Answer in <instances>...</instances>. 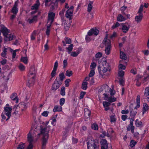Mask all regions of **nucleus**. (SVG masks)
<instances>
[{
    "mask_svg": "<svg viewBox=\"0 0 149 149\" xmlns=\"http://www.w3.org/2000/svg\"><path fill=\"white\" fill-rule=\"evenodd\" d=\"M40 133L38 134V135L39 136L41 134L43 135L42 149H45L49 137V130L46 127L43 128L42 126L40 127Z\"/></svg>",
    "mask_w": 149,
    "mask_h": 149,
    "instance_id": "nucleus-1",
    "label": "nucleus"
},
{
    "mask_svg": "<svg viewBox=\"0 0 149 149\" xmlns=\"http://www.w3.org/2000/svg\"><path fill=\"white\" fill-rule=\"evenodd\" d=\"M1 29L0 31L4 36V40L6 42L11 41L14 38L15 36L11 34H8L10 31L6 28L4 25H1Z\"/></svg>",
    "mask_w": 149,
    "mask_h": 149,
    "instance_id": "nucleus-2",
    "label": "nucleus"
},
{
    "mask_svg": "<svg viewBox=\"0 0 149 149\" xmlns=\"http://www.w3.org/2000/svg\"><path fill=\"white\" fill-rule=\"evenodd\" d=\"M87 145L88 149H98V145L91 137L87 138Z\"/></svg>",
    "mask_w": 149,
    "mask_h": 149,
    "instance_id": "nucleus-3",
    "label": "nucleus"
},
{
    "mask_svg": "<svg viewBox=\"0 0 149 149\" xmlns=\"http://www.w3.org/2000/svg\"><path fill=\"white\" fill-rule=\"evenodd\" d=\"M102 66H98V69L99 74L102 77L103 76L104 73L106 72L109 69V64L107 63V60L103 61Z\"/></svg>",
    "mask_w": 149,
    "mask_h": 149,
    "instance_id": "nucleus-4",
    "label": "nucleus"
},
{
    "mask_svg": "<svg viewBox=\"0 0 149 149\" xmlns=\"http://www.w3.org/2000/svg\"><path fill=\"white\" fill-rule=\"evenodd\" d=\"M130 26L127 22L120 24V29L122 32L125 33H127L129 31Z\"/></svg>",
    "mask_w": 149,
    "mask_h": 149,
    "instance_id": "nucleus-5",
    "label": "nucleus"
},
{
    "mask_svg": "<svg viewBox=\"0 0 149 149\" xmlns=\"http://www.w3.org/2000/svg\"><path fill=\"white\" fill-rule=\"evenodd\" d=\"M74 7L73 6H71L67 10L65 15V16L67 18L69 19V20L72 19L71 17L72 16L73 12Z\"/></svg>",
    "mask_w": 149,
    "mask_h": 149,
    "instance_id": "nucleus-6",
    "label": "nucleus"
},
{
    "mask_svg": "<svg viewBox=\"0 0 149 149\" xmlns=\"http://www.w3.org/2000/svg\"><path fill=\"white\" fill-rule=\"evenodd\" d=\"M99 33V31L96 28H93L88 32V35L89 36H91L94 34L95 36H97Z\"/></svg>",
    "mask_w": 149,
    "mask_h": 149,
    "instance_id": "nucleus-7",
    "label": "nucleus"
},
{
    "mask_svg": "<svg viewBox=\"0 0 149 149\" xmlns=\"http://www.w3.org/2000/svg\"><path fill=\"white\" fill-rule=\"evenodd\" d=\"M58 61H56L54 63L53 70L52 71L51 75L52 78L56 74V71L58 67Z\"/></svg>",
    "mask_w": 149,
    "mask_h": 149,
    "instance_id": "nucleus-8",
    "label": "nucleus"
},
{
    "mask_svg": "<svg viewBox=\"0 0 149 149\" xmlns=\"http://www.w3.org/2000/svg\"><path fill=\"white\" fill-rule=\"evenodd\" d=\"M35 76H33L29 80L27 83V85L29 87H30L33 86L35 82Z\"/></svg>",
    "mask_w": 149,
    "mask_h": 149,
    "instance_id": "nucleus-9",
    "label": "nucleus"
},
{
    "mask_svg": "<svg viewBox=\"0 0 149 149\" xmlns=\"http://www.w3.org/2000/svg\"><path fill=\"white\" fill-rule=\"evenodd\" d=\"M108 35L107 34L106 35L105 37L104 38L103 41V43L106 46H111V42L110 40L108 39Z\"/></svg>",
    "mask_w": 149,
    "mask_h": 149,
    "instance_id": "nucleus-10",
    "label": "nucleus"
},
{
    "mask_svg": "<svg viewBox=\"0 0 149 149\" xmlns=\"http://www.w3.org/2000/svg\"><path fill=\"white\" fill-rule=\"evenodd\" d=\"M55 13L53 12H51L48 14V18L47 22L50 21L51 24H52L53 22L55 16Z\"/></svg>",
    "mask_w": 149,
    "mask_h": 149,
    "instance_id": "nucleus-11",
    "label": "nucleus"
},
{
    "mask_svg": "<svg viewBox=\"0 0 149 149\" xmlns=\"http://www.w3.org/2000/svg\"><path fill=\"white\" fill-rule=\"evenodd\" d=\"M62 84L61 82L54 83L52 84L51 89L52 90L56 91L58 89Z\"/></svg>",
    "mask_w": 149,
    "mask_h": 149,
    "instance_id": "nucleus-12",
    "label": "nucleus"
},
{
    "mask_svg": "<svg viewBox=\"0 0 149 149\" xmlns=\"http://www.w3.org/2000/svg\"><path fill=\"white\" fill-rule=\"evenodd\" d=\"M137 109L135 107L134 109H130V116L132 117H135L137 113Z\"/></svg>",
    "mask_w": 149,
    "mask_h": 149,
    "instance_id": "nucleus-13",
    "label": "nucleus"
},
{
    "mask_svg": "<svg viewBox=\"0 0 149 149\" xmlns=\"http://www.w3.org/2000/svg\"><path fill=\"white\" fill-rule=\"evenodd\" d=\"M40 5V3L39 0H37L36 3L31 6V9L32 10H37L38 8Z\"/></svg>",
    "mask_w": 149,
    "mask_h": 149,
    "instance_id": "nucleus-14",
    "label": "nucleus"
},
{
    "mask_svg": "<svg viewBox=\"0 0 149 149\" xmlns=\"http://www.w3.org/2000/svg\"><path fill=\"white\" fill-rule=\"evenodd\" d=\"M84 116L85 117L88 118H90L91 113V111L89 110L88 109H84Z\"/></svg>",
    "mask_w": 149,
    "mask_h": 149,
    "instance_id": "nucleus-15",
    "label": "nucleus"
},
{
    "mask_svg": "<svg viewBox=\"0 0 149 149\" xmlns=\"http://www.w3.org/2000/svg\"><path fill=\"white\" fill-rule=\"evenodd\" d=\"M10 98L13 100H16V103H18V98L16 93H13L11 96Z\"/></svg>",
    "mask_w": 149,
    "mask_h": 149,
    "instance_id": "nucleus-16",
    "label": "nucleus"
},
{
    "mask_svg": "<svg viewBox=\"0 0 149 149\" xmlns=\"http://www.w3.org/2000/svg\"><path fill=\"white\" fill-rule=\"evenodd\" d=\"M126 18L124 17L122 14H120L118 15L117 17V20L119 22H122L125 21Z\"/></svg>",
    "mask_w": 149,
    "mask_h": 149,
    "instance_id": "nucleus-17",
    "label": "nucleus"
},
{
    "mask_svg": "<svg viewBox=\"0 0 149 149\" xmlns=\"http://www.w3.org/2000/svg\"><path fill=\"white\" fill-rule=\"evenodd\" d=\"M143 17L142 13L139 14L138 15L136 16L135 17V21L138 23L140 22L141 20Z\"/></svg>",
    "mask_w": 149,
    "mask_h": 149,
    "instance_id": "nucleus-18",
    "label": "nucleus"
},
{
    "mask_svg": "<svg viewBox=\"0 0 149 149\" xmlns=\"http://www.w3.org/2000/svg\"><path fill=\"white\" fill-rule=\"evenodd\" d=\"M149 109V106L146 103H144L143 104V115Z\"/></svg>",
    "mask_w": 149,
    "mask_h": 149,
    "instance_id": "nucleus-19",
    "label": "nucleus"
},
{
    "mask_svg": "<svg viewBox=\"0 0 149 149\" xmlns=\"http://www.w3.org/2000/svg\"><path fill=\"white\" fill-rule=\"evenodd\" d=\"M64 28L65 31H67L69 29L70 26V24L68 22H65L64 23Z\"/></svg>",
    "mask_w": 149,
    "mask_h": 149,
    "instance_id": "nucleus-20",
    "label": "nucleus"
},
{
    "mask_svg": "<svg viewBox=\"0 0 149 149\" xmlns=\"http://www.w3.org/2000/svg\"><path fill=\"white\" fill-rule=\"evenodd\" d=\"M17 106L19 108H22L21 109V110L22 111H24L27 108L25 104L22 102L19 103L18 104Z\"/></svg>",
    "mask_w": 149,
    "mask_h": 149,
    "instance_id": "nucleus-21",
    "label": "nucleus"
},
{
    "mask_svg": "<svg viewBox=\"0 0 149 149\" xmlns=\"http://www.w3.org/2000/svg\"><path fill=\"white\" fill-rule=\"evenodd\" d=\"M30 74L31 75H33V76L35 77V75L36 73V70L34 67H32L30 68Z\"/></svg>",
    "mask_w": 149,
    "mask_h": 149,
    "instance_id": "nucleus-22",
    "label": "nucleus"
},
{
    "mask_svg": "<svg viewBox=\"0 0 149 149\" xmlns=\"http://www.w3.org/2000/svg\"><path fill=\"white\" fill-rule=\"evenodd\" d=\"M62 107L60 106H55L53 109V111L54 112L56 111H62Z\"/></svg>",
    "mask_w": 149,
    "mask_h": 149,
    "instance_id": "nucleus-23",
    "label": "nucleus"
},
{
    "mask_svg": "<svg viewBox=\"0 0 149 149\" xmlns=\"http://www.w3.org/2000/svg\"><path fill=\"white\" fill-rule=\"evenodd\" d=\"M144 96L149 100V87H146L145 89ZM149 101V100H148Z\"/></svg>",
    "mask_w": 149,
    "mask_h": 149,
    "instance_id": "nucleus-24",
    "label": "nucleus"
},
{
    "mask_svg": "<svg viewBox=\"0 0 149 149\" xmlns=\"http://www.w3.org/2000/svg\"><path fill=\"white\" fill-rule=\"evenodd\" d=\"M100 143L102 146H101L105 147L106 146H108L107 141L106 139H102L100 141Z\"/></svg>",
    "mask_w": 149,
    "mask_h": 149,
    "instance_id": "nucleus-25",
    "label": "nucleus"
},
{
    "mask_svg": "<svg viewBox=\"0 0 149 149\" xmlns=\"http://www.w3.org/2000/svg\"><path fill=\"white\" fill-rule=\"evenodd\" d=\"M8 49L4 47L3 50V52L1 54V56L3 57L4 58H6V54H7V50Z\"/></svg>",
    "mask_w": 149,
    "mask_h": 149,
    "instance_id": "nucleus-26",
    "label": "nucleus"
},
{
    "mask_svg": "<svg viewBox=\"0 0 149 149\" xmlns=\"http://www.w3.org/2000/svg\"><path fill=\"white\" fill-rule=\"evenodd\" d=\"M120 57L121 59L125 60L127 59V57L125 54L124 52L122 51H120Z\"/></svg>",
    "mask_w": 149,
    "mask_h": 149,
    "instance_id": "nucleus-27",
    "label": "nucleus"
},
{
    "mask_svg": "<svg viewBox=\"0 0 149 149\" xmlns=\"http://www.w3.org/2000/svg\"><path fill=\"white\" fill-rule=\"evenodd\" d=\"M27 139L29 143H32V142L33 141V138L31 136V134L29 133L28 135Z\"/></svg>",
    "mask_w": 149,
    "mask_h": 149,
    "instance_id": "nucleus-28",
    "label": "nucleus"
},
{
    "mask_svg": "<svg viewBox=\"0 0 149 149\" xmlns=\"http://www.w3.org/2000/svg\"><path fill=\"white\" fill-rule=\"evenodd\" d=\"M59 77L60 79V82H61V83L62 84L63 81L65 77L64 73L63 72H62L60 73L59 74Z\"/></svg>",
    "mask_w": 149,
    "mask_h": 149,
    "instance_id": "nucleus-29",
    "label": "nucleus"
},
{
    "mask_svg": "<svg viewBox=\"0 0 149 149\" xmlns=\"http://www.w3.org/2000/svg\"><path fill=\"white\" fill-rule=\"evenodd\" d=\"M73 45L72 44H70L69 45L68 47L66 48V49H67L68 51V54H70L71 52L72 51L73 49Z\"/></svg>",
    "mask_w": 149,
    "mask_h": 149,
    "instance_id": "nucleus-30",
    "label": "nucleus"
},
{
    "mask_svg": "<svg viewBox=\"0 0 149 149\" xmlns=\"http://www.w3.org/2000/svg\"><path fill=\"white\" fill-rule=\"evenodd\" d=\"M70 127L69 126H68L65 128V130L63 132V134L65 135H67V133L69 132Z\"/></svg>",
    "mask_w": 149,
    "mask_h": 149,
    "instance_id": "nucleus-31",
    "label": "nucleus"
},
{
    "mask_svg": "<svg viewBox=\"0 0 149 149\" xmlns=\"http://www.w3.org/2000/svg\"><path fill=\"white\" fill-rule=\"evenodd\" d=\"M111 48V46H106V48L105 50V53L107 55H109L110 53V50Z\"/></svg>",
    "mask_w": 149,
    "mask_h": 149,
    "instance_id": "nucleus-32",
    "label": "nucleus"
},
{
    "mask_svg": "<svg viewBox=\"0 0 149 149\" xmlns=\"http://www.w3.org/2000/svg\"><path fill=\"white\" fill-rule=\"evenodd\" d=\"M88 83L86 82H83L82 84L81 88L84 90H86L87 88Z\"/></svg>",
    "mask_w": 149,
    "mask_h": 149,
    "instance_id": "nucleus-33",
    "label": "nucleus"
},
{
    "mask_svg": "<svg viewBox=\"0 0 149 149\" xmlns=\"http://www.w3.org/2000/svg\"><path fill=\"white\" fill-rule=\"evenodd\" d=\"M21 61L25 64H27L28 63V59L27 57H22L21 58Z\"/></svg>",
    "mask_w": 149,
    "mask_h": 149,
    "instance_id": "nucleus-34",
    "label": "nucleus"
},
{
    "mask_svg": "<svg viewBox=\"0 0 149 149\" xmlns=\"http://www.w3.org/2000/svg\"><path fill=\"white\" fill-rule=\"evenodd\" d=\"M4 112V114L8 118L6 119V120L7 121L8 120L9 118H10L11 115V112Z\"/></svg>",
    "mask_w": 149,
    "mask_h": 149,
    "instance_id": "nucleus-35",
    "label": "nucleus"
},
{
    "mask_svg": "<svg viewBox=\"0 0 149 149\" xmlns=\"http://www.w3.org/2000/svg\"><path fill=\"white\" fill-rule=\"evenodd\" d=\"M18 9L17 8L13 7L11 9V12L14 14H16L17 13Z\"/></svg>",
    "mask_w": 149,
    "mask_h": 149,
    "instance_id": "nucleus-36",
    "label": "nucleus"
},
{
    "mask_svg": "<svg viewBox=\"0 0 149 149\" xmlns=\"http://www.w3.org/2000/svg\"><path fill=\"white\" fill-rule=\"evenodd\" d=\"M25 143L21 142L17 147V149H24V148Z\"/></svg>",
    "mask_w": 149,
    "mask_h": 149,
    "instance_id": "nucleus-37",
    "label": "nucleus"
},
{
    "mask_svg": "<svg viewBox=\"0 0 149 149\" xmlns=\"http://www.w3.org/2000/svg\"><path fill=\"white\" fill-rule=\"evenodd\" d=\"M65 87L64 86L62 87L61 90L60 94L64 96L65 95Z\"/></svg>",
    "mask_w": 149,
    "mask_h": 149,
    "instance_id": "nucleus-38",
    "label": "nucleus"
},
{
    "mask_svg": "<svg viewBox=\"0 0 149 149\" xmlns=\"http://www.w3.org/2000/svg\"><path fill=\"white\" fill-rule=\"evenodd\" d=\"M116 100V98L114 97H110L108 98V101L111 103L115 101Z\"/></svg>",
    "mask_w": 149,
    "mask_h": 149,
    "instance_id": "nucleus-39",
    "label": "nucleus"
},
{
    "mask_svg": "<svg viewBox=\"0 0 149 149\" xmlns=\"http://www.w3.org/2000/svg\"><path fill=\"white\" fill-rule=\"evenodd\" d=\"M136 143V141L133 140H132L130 142V146L132 148L135 145Z\"/></svg>",
    "mask_w": 149,
    "mask_h": 149,
    "instance_id": "nucleus-40",
    "label": "nucleus"
},
{
    "mask_svg": "<svg viewBox=\"0 0 149 149\" xmlns=\"http://www.w3.org/2000/svg\"><path fill=\"white\" fill-rule=\"evenodd\" d=\"M4 112H12V108L11 107H4Z\"/></svg>",
    "mask_w": 149,
    "mask_h": 149,
    "instance_id": "nucleus-41",
    "label": "nucleus"
},
{
    "mask_svg": "<svg viewBox=\"0 0 149 149\" xmlns=\"http://www.w3.org/2000/svg\"><path fill=\"white\" fill-rule=\"evenodd\" d=\"M19 69L22 71H24L25 69V66L22 64L20 63L18 66Z\"/></svg>",
    "mask_w": 149,
    "mask_h": 149,
    "instance_id": "nucleus-42",
    "label": "nucleus"
},
{
    "mask_svg": "<svg viewBox=\"0 0 149 149\" xmlns=\"http://www.w3.org/2000/svg\"><path fill=\"white\" fill-rule=\"evenodd\" d=\"M72 71H69L68 70L66 72L65 75L68 77H70L72 75Z\"/></svg>",
    "mask_w": 149,
    "mask_h": 149,
    "instance_id": "nucleus-43",
    "label": "nucleus"
},
{
    "mask_svg": "<svg viewBox=\"0 0 149 149\" xmlns=\"http://www.w3.org/2000/svg\"><path fill=\"white\" fill-rule=\"evenodd\" d=\"M10 51L11 52H13L12 58H15L16 55V51L13 50V49L10 48Z\"/></svg>",
    "mask_w": 149,
    "mask_h": 149,
    "instance_id": "nucleus-44",
    "label": "nucleus"
},
{
    "mask_svg": "<svg viewBox=\"0 0 149 149\" xmlns=\"http://www.w3.org/2000/svg\"><path fill=\"white\" fill-rule=\"evenodd\" d=\"M120 24L119 23H118V22H116V23L115 24L113 25L111 27V28L112 29H114L119 26H120Z\"/></svg>",
    "mask_w": 149,
    "mask_h": 149,
    "instance_id": "nucleus-45",
    "label": "nucleus"
},
{
    "mask_svg": "<svg viewBox=\"0 0 149 149\" xmlns=\"http://www.w3.org/2000/svg\"><path fill=\"white\" fill-rule=\"evenodd\" d=\"M95 74V72L94 69H91L89 74V77H91L93 76Z\"/></svg>",
    "mask_w": 149,
    "mask_h": 149,
    "instance_id": "nucleus-46",
    "label": "nucleus"
},
{
    "mask_svg": "<svg viewBox=\"0 0 149 149\" xmlns=\"http://www.w3.org/2000/svg\"><path fill=\"white\" fill-rule=\"evenodd\" d=\"M71 81V80L70 79H67L65 81V86L66 87H68L69 86V83Z\"/></svg>",
    "mask_w": 149,
    "mask_h": 149,
    "instance_id": "nucleus-47",
    "label": "nucleus"
},
{
    "mask_svg": "<svg viewBox=\"0 0 149 149\" xmlns=\"http://www.w3.org/2000/svg\"><path fill=\"white\" fill-rule=\"evenodd\" d=\"M92 128L94 130H97L98 129V126L96 124H93L91 126Z\"/></svg>",
    "mask_w": 149,
    "mask_h": 149,
    "instance_id": "nucleus-48",
    "label": "nucleus"
},
{
    "mask_svg": "<svg viewBox=\"0 0 149 149\" xmlns=\"http://www.w3.org/2000/svg\"><path fill=\"white\" fill-rule=\"evenodd\" d=\"M103 105L104 108L105 107H108L110 105V103L109 102L104 101L103 102Z\"/></svg>",
    "mask_w": 149,
    "mask_h": 149,
    "instance_id": "nucleus-49",
    "label": "nucleus"
},
{
    "mask_svg": "<svg viewBox=\"0 0 149 149\" xmlns=\"http://www.w3.org/2000/svg\"><path fill=\"white\" fill-rule=\"evenodd\" d=\"M79 54V52H72L71 53L70 55L73 57H77Z\"/></svg>",
    "mask_w": 149,
    "mask_h": 149,
    "instance_id": "nucleus-50",
    "label": "nucleus"
},
{
    "mask_svg": "<svg viewBox=\"0 0 149 149\" xmlns=\"http://www.w3.org/2000/svg\"><path fill=\"white\" fill-rule=\"evenodd\" d=\"M36 34V32L35 31H34L32 35L31 36V39L32 40H34L35 39V36Z\"/></svg>",
    "mask_w": 149,
    "mask_h": 149,
    "instance_id": "nucleus-51",
    "label": "nucleus"
},
{
    "mask_svg": "<svg viewBox=\"0 0 149 149\" xmlns=\"http://www.w3.org/2000/svg\"><path fill=\"white\" fill-rule=\"evenodd\" d=\"M65 43L67 44H71V39L70 38H69L68 37H66L65 38Z\"/></svg>",
    "mask_w": 149,
    "mask_h": 149,
    "instance_id": "nucleus-52",
    "label": "nucleus"
},
{
    "mask_svg": "<svg viewBox=\"0 0 149 149\" xmlns=\"http://www.w3.org/2000/svg\"><path fill=\"white\" fill-rule=\"evenodd\" d=\"M65 101V99L64 98H61L60 100V104L61 106H62L64 104Z\"/></svg>",
    "mask_w": 149,
    "mask_h": 149,
    "instance_id": "nucleus-53",
    "label": "nucleus"
},
{
    "mask_svg": "<svg viewBox=\"0 0 149 149\" xmlns=\"http://www.w3.org/2000/svg\"><path fill=\"white\" fill-rule=\"evenodd\" d=\"M116 118L115 117V116H110V122H114L116 121Z\"/></svg>",
    "mask_w": 149,
    "mask_h": 149,
    "instance_id": "nucleus-54",
    "label": "nucleus"
},
{
    "mask_svg": "<svg viewBox=\"0 0 149 149\" xmlns=\"http://www.w3.org/2000/svg\"><path fill=\"white\" fill-rule=\"evenodd\" d=\"M102 56V54L100 52H98L95 55V57L97 58H99Z\"/></svg>",
    "mask_w": 149,
    "mask_h": 149,
    "instance_id": "nucleus-55",
    "label": "nucleus"
},
{
    "mask_svg": "<svg viewBox=\"0 0 149 149\" xmlns=\"http://www.w3.org/2000/svg\"><path fill=\"white\" fill-rule=\"evenodd\" d=\"M96 64L95 62H92L91 63L90 67L91 69H93L96 67Z\"/></svg>",
    "mask_w": 149,
    "mask_h": 149,
    "instance_id": "nucleus-56",
    "label": "nucleus"
},
{
    "mask_svg": "<svg viewBox=\"0 0 149 149\" xmlns=\"http://www.w3.org/2000/svg\"><path fill=\"white\" fill-rule=\"evenodd\" d=\"M143 6L141 5L140 7L139 8V10L138 11V13L139 14L140 13H142V12L143 11Z\"/></svg>",
    "mask_w": 149,
    "mask_h": 149,
    "instance_id": "nucleus-57",
    "label": "nucleus"
},
{
    "mask_svg": "<svg viewBox=\"0 0 149 149\" xmlns=\"http://www.w3.org/2000/svg\"><path fill=\"white\" fill-rule=\"evenodd\" d=\"M49 112L47 111H44L42 113V115L43 116L47 117L48 116Z\"/></svg>",
    "mask_w": 149,
    "mask_h": 149,
    "instance_id": "nucleus-58",
    "label": "nucleus"
},
{
    "mask_svg": "<svg viewBox=\"0 0 149 149\" xmlns=\"http://www.w3.org/2000/svg\"><path fill=\"white\" fill-rule=\"evenodd\" d=\"M68 65L67 60L66 59H65L63 61V68H65Z\"/></svg>",
    "mask_w": 149,
    "mask_h": 149,
    "instance_id": "nucleus-59",
    "label": "nucleus"
},
{
    "mask_svg": "<svg viewBox=\"0 0 149 149\" xmlns=\"http://www.w3.org/2000/svg\"><path fill=\"white\" fill-rule=\"evenodd\" d=\"M92 5H91L90 4H88V11L90 13L92 9Z\"/></svg>",
    "mask_w": 149,
    "mask_h": 149,
    "instance_id": "nucleus-60",
    "label": "nucleus"
},
{
    "mask_svg": "<svg viewBox=\"0 0 149 149\" xmlns=\"http://www.w3.org/2000/svg\"><path fill=\"white\" fill-rule=\"evenodd\" d=\"M119 68L122 70H124L125 69L126 67L125 65H123L120 64L119 65Z\"/></svg>",
    "mask_w": 149,
    "mask_h": 149,
    "instance_id": "nucleus-61",
    "label": "nucleus"
},
{
    "mask_svg": "<svg viewBox=\"0 0 149 149\" xmlns=\"http://www.w3.org/2000/svg\"><path fill=\"white\" fill-rule=\"evenodd\" d=\"M86 93L84 92H81L80 94L79 98L80 99H82L83 98L84 95L86 94Z\"/></svg>",
    "mask_w": 149,
    "mask_h": 149,
    "instance_id": "nucleus-62",
    "label": "nucleus"
},
{
    "mask_svg": "<svg viewBox=\"0 0 149 149\" xmlns=\"http://www.w3.org/2000/svg\"><path fill=\"white\" fill-rule=\"evenodd\" d=\"M119 76L120 77H123L124 74V72L123 71H120L118 72Z\"/></svg>",
    "mask_w": 149,
    "mask_h": 149,
    "instance_id": "nucleus-63",
    "label": "nucleus"
},
{
    "mask_svg": "<svg viewBox=\"0 0 149 149\" xmlns=\"http://www.w3.org/2000/svg\"><path fill=\"white\" fill-rule=\"evenodd\" d=\"M33 146L32 143H29L27 149H33Z\"/></svg>",
    "mask_w": 149,
    "mask_h": 149,
    "instance_id": "nucleus-64",
    "label": "nucleus"
}]
</instances>
